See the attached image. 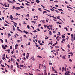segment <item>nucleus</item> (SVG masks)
Masks as SVG:
<instances>
[{
	"label": "nucleus",
	"mask_w": 75,
	"mask_h": 75,
	"mask_svg": "<svg viewBox=\"0 0 75 75\" xmlns=\"http://www.w3.org/2000/svg\"><path fill=\"white\" fill-rule=\"evenodd\" d=\"M18 45L17 44L15 46V49H17V48H18Z\"/></svg>",
	"instance_id": "obj_1"
},
{
	"label": "nucleus",
	"mask_w": 75,
	"mask_h": 75,
	"mask_svg": "<svg viewBox=\"0 0 75 75\" xmlns=\"http://www.w3.org/2000/svg\"><path fill=\"white\" fill-rule=\"evenodd\" d=\"M15 9H16V10H18V9H21V8L20 7H16L15 8Z\"/></svg>",
	"instance_id": "obj_2"
},
{
	"label": "nucleus",
	"mask_w": 75,
	"mask_h": 75,
	"mask_svg": "<svg viewBox=\"0 0 75 75\" xmlns=\"http://www.w3.org/2000/svg\"><path fill=\"white\" fill-rule=\"evenodd\" d=\"M65 57H66V55L63 56L62 57V58H63V59H66Z\"/></svg>",
	"instance_id": "obj_3"
},
{
	"label": "nucleus",
	"mask_w": 75,
	"mask_h": 75,
	"mask_svg": "<svg viewBox=\"0 0 75 75\" xmlns=\"http://www.w3.org/2000/svg\"><path fill=\"white\" fill-rule=\"evenodd\" d=\"M2 48L4 50H5L6 48V47L4 46V45H2Z\"/></svg>",
	"instance_id": "obj_4"
},
{
	"label": "nucleus",
	"mask_w": 75,
	"mask_h": 75,
	"mask_svg": "<svg viewBox=\"0 0 75 75\" xmlns=\"http://www.w3.org/2000/svg\"><path fill=\"white\" fill-rule=\"evenodd\" d=\"M13 16H12V15H11V16L9 18H10V19H13Z\"/></svg>",
	"instance_id": "obj_5"
},
{
	"label": "nucleus",
	"mask_w": 75,
	"mask_h": 75,
	"mask_svg": "<svg viewBox=\"0 0 75 75\" xmlns=\"http://www.w3.org/2000/svg\"><path fill=\"white\" fill-rule=\"evenodd\" d=\"M11 22L13 23H14V24H15L16 25H17V24L16 23L14 22L13 21H11Z\"/></svg>",
	"instance_id": "obj_6"
},
{
	"label": "nucleus",
	"mask_w": 75,
	"mask_h": 75,
	"mask_svg": "<svg viewBox=\"0 0 75 75\" xmlns=\"http://www.w3.org/2000/svg\"><path fill=\"white\" fill-rule=\"evenodd\" d=\"M35 1H36V3H40V1H39L38 0H37Z\"/></svg>",
	"instance_id": "obj_7"
},
{
	"label": "nucleus",
	"mask_w": 75,
	"mask_h": 75,
	"mask_svg": "<svg viewBox=\"0 0 75 75\" xmlns=\"http://www.w3.org/2000/svg\"><path fill=\"white\" fill-rule=\"evenodd\" d=\"M17 30H18V31H21V33H23V31H22L20 29H18Z\"/></svg>",
	"instance_id": "obj_8"
},
{
	"label": "nucleus",
	"mask_w": 75,
	"mask_h": 75,
	"mask_svg": "<svg viewBox=\"0 0 75 75\" xmlns=\"http://www.w3.org/2000/svg\"><path fill=\"white\" fill-rule=\"evenodd\" d=\"M25 4L26 5H27V6H30V5L29 4H28L27 3H26Z\"/></svg>",
	"instance_id": "obj_9"
},
{
	"label": "nucleus",
	"mask_w": 75,
	"mask_h": 75,
	"mask_svg": "<svg viewBox=\"0 0 75 75\" xmlns=\"http://www.w3.org/2000/svg\"><path fill=\"white\" fill-rule=\"evenodd\" d=\"M64 30H66L67 31H68V29H67V27H65L64 28Z\"/></svg>",
	"instance_id": "obj_10"
},
{
	"label": "nucleus",
	"mask_w": 75,
	"mask_h": 75,
	"mask_svg": "<svg viewBox=\"0 0 75 75\" xmlns=\"http://www.w3.org/2000/svg\"><path fill=\"white\" fill-rule=\"evenodd\" d=\"M37 57L38 58H42V57H41L40 56L38 55Z\"/></svg>",
	"instance_id": "obj_11"
},
{
	"label": "nucleus",
	"mask_w": 75,
	"mask_h": 75,
	"mask_svg": "<svg viewBox=\"0 0 75 75\" xmlns=\"http://www.w3.org/2000/svg\"><path fill=\"white\" fill-rule=\"evenodd\" d=\"M13 27V31H15V28H14V25H13L12 26Z\"/></svg>",
	"instance_id": "obj_12"
},
{
	"label": "nucleus",
	"mask_w": 75,
	"mask_h": 75,
	"mask_svg": "<svg viewBox=\"0 0 75 75\" xmlns=\"http://www.w3.org/2000/svg\"><path fill=\"white\" fill-rule=\"evenodd\" d=\"M47 13V11H44L43 12V14H44V13Z\"/></svg>",
	"instance_id": "obj_13"
},
{
	"label": "nucleus",
	"mask_w": 75,
	"mask_h": 75,
	"mask_svg": "<svg viewBox=\"0 0 75 75\" xmlns=\"http://www.w3.org/2000/svg\"><path fill=\"white\" fill-rule=\"evenodd\" d=\"M52 9H53V10H54V11H56L57 13H58V12H59L58 11H57V10H54V9H53V8H52Z\"/></svg>",
	"instance_id": "obj_14"
},
{
	"label": "nucleus",
	"mask_w": 75,
	"mask_h": 75,
	"mask_svg": "<svg viewBox=\"0 0 75 75\" xmlns=\"http://www.w3.org/2000/svg\"><path fill=\"white\" fill-rule=\"evenodd\" d=\"M49 34H50V35H52V33L51 32V31H49Z\"/></svg>",
	"instance_id": "obj_15"
},
{
	"label": "nucleus",
	"mask_w": 75,
	"mask_h": 75,
	"mask_svg": "<svg viewBox=\"0 0 75 75\" xmlns=\"http://www.w3.org/2000/svg\"><path fill=\"white\" fill-rule=\"evenodd\" d=\"M38 10H39L40 11H42V10H41V8H38Z\"/></svg>",
	"instance_id": "obj_16"
},
{
	"label": "nucleus",
	"mask_w": 75,
	"mask_h": 75,
	"mask_svg": "<svg viewBox=\"0 0 75 75\" xmlns=\"http://www.w3.org/2000/svg\"><path fill=\"white\" fill-rule=\"evenodd\" d=\"M8 38H9L10 36H11V35L10 33L8 34Z\"/></svg>",
	"instance_id": "obj_17"
},
{
	"label": "nucleus",
	"mask_w": 75,
	"mask_h": 75,
	"mask_svg": "<svg viewBox=\"0 0 75 75\" xmlns=\"http://www.w3.org/2000/svg\"><path fill=\"white\" fill-rule=\"evenodd\" d=\"M25 2H26V3H29L30 4V3L27 0H25Z\"/></svg>",
	"instance_id": "obj_18"
},
{
	"label": "nucleus",
	"mask_w": 75,
	"mask_h": 75,
	"mask_svg": "<svg viewBox=\"0 0 75 75\" xmlns=\"http://www.w3.org/2000/svg\"><path fill=\"white\" fill-rule=\"evenodd\" d=\"M0 41H1L2 43H3V40H2V39H0Z\"/></svg>",
	"instance_id": "obj_19"
},
{
	"label": "nucleus",
	"mask_w": 75,
	"mask_h": 75,
	"mask_svg": "<svg viewBox=\"0 0 75 75\" xmlns=\"http://www.w3.org/2000/svg\"><path fill=\"white\" fill-rule=\"evenodd\" d=\"M13 66L12 65H11V69H12V68H13Z\"/></svg>",
	"instance_id": "obj_20"
},
{
	"label": "nucleus",
	"mask_w": 75,
	"mask_h": 75,
	"mask_svg": "<svg viewBox=\"0 0 75 75\" xmlns=\"http://www.w3.org/2000/svg\"><path fill=\"white\" fill-rule=\"evenodd\" d=\"M7 1L9 2V3H11V1H10L9 0H7Z\"/></svg>",
	"instance_id": "obj_21"
},
{
	"label": "nucleus",
	"mask_w": 75,
	"mask_h": 75,
	"mask_svg": "<svg viewBox=\"0 0 75 75\" xmlns=\"http://www.w3.org/2000/svg\"><path fill=\"white\" fill-rule=\"evenodd\" d=\"M5 71L6 72H8V71L6 69V68L5 69Z\"/></svg>",
	"instance_id": "obj_22"
},
{
	"label": "nucleus",
	"mask_w": 75,
	"mask_h": 75,
	"mask_svg": "<svg viewBox=\"0 0 75 75\" xmlns=\"http://www.w3.org/2000/svg\"><path fill=\"white\" fill-rule=\"evenodd\" d=\"M27 27L28 29H30V26H29V25H27Z\"/></svg>",
	"instance_id": "obj_23"
},
{
	"label": "nucleus",
	"mask_w": 75,
	"mask_h": 75,
	"mask_svg": "<svg viewBox=\"0 0 75 75\" xmlns=\"http://www.w3.org/2000/svg\"><path fill=\"white\" fill-rule=\"evenodd\" d=\"M1 67H4V68L5 67V66H4V65H3L2 64H1Z\"/></svg>",
	"instance_id": "obj_24"
},
{
	"label": "nucleus",
	"mask_w": 75,
	"mask_h": 75,
	"mask_svg": "<svg viewBox=\"0 0 75 75\" xmlns=\"http://www.w3.org/2000/svg\"><path fill=\"white\" fill-rule=\"evenodd\" d=\"M46 37H47V38H46ZM48 37H47V36H46L45 37V40H47V39H48Z\"/></svg>",
	"instance_id": "obj_25"
},
{
	"label": "nucleus",
	"mask_w": 75,
	"mask_h": 75,
	"mask_svg": "<svg viewBox=\"0 0 75 75\" xmlns=\"http://www.w3.org/2000/svg\"><path fill=\"white\" fill-rule=\"evenodd\" d=\"M62 38H65V36L64 35H62Z\"/></svg>",
	"instance_id": "obj_26"
},
{
	"label": "nucleus",
	"mask_w": 75,
	"mask_h": 75,
	"mask_svg": "<svg viewBox=\"0 0 75 75\" xmlns=\"http://www.w3.org/2000/svg\"><path fill=\"white\" fill-rule=\"evenodd\" d=\"M28 57H29V56L27 55L26 57V58L27 59H28Z\"/></svg>",
	"instance_id": "obj_27"
},
{
	"label": "nucleus",
	"mask_w": 75,
	"mask_h": 75,
	"mask_svg": "<svg viewBox=\"0 0 75 75\" xmlns=\"http://www.w3.org/2000/svg\"><path fill=\"white\" fill-rule=\"evenodd\" d=\"M44 27H45V28H47V25H44Z\"/></svg>",
	"instance_id": "obj_28"
},
{
	"label": "nucleus",
	"mask_w": 75,
	"mask_h": 75,
	"mask_svg": "<svg viewBox=\"0 0 75 75\" xmlns=\"http://www.w3.org/2000/svg\"><path fill=\"white\" fill-rule=\"evenodd\" d=\"M67 47H68L69 49V48H70V46L69 45V44H68L67 45Z\"/></svg>",
	"instance_id": "obj_29"
},
{
	"label": "nucleus",
	"mask_w": 75,
	"mask_h": 75,
	"mask_svg": "<svg viewBox=\"0 0 75 75\" xmlns=\"http://www.w3.org/2000/svg\"><path fill=\"white\" fill-rule=\"evenodd\" d=\"M41 21H42V23H45V22H44L45 21H44V20Z\"/></svg>",
	"instance_id": "obj_30"
},
{
	"label": "nucleus",
	"mask_w": 75,
	"mask_h": 75,
	"mask_svg": "<svg viewBox=\"0 0 75 75\" xmlns=\"http://www.w3.org/2000/svg\"><path fill=\"white\" fill-rule=\"evenodd\" d=\"M4 26H8H8H9V25H7V24H6L4 25Z\"/></svg>",
	"instance_id": "obj_31"
},
{
	"label": "nucleus",
	"mask_w": 75,
	"mask_h": 75,
	"mask_svg": "<svg viewBox=\"0 0 75 75\" xmlns=\"http://www.w3.org/2000/svg\"><path fill=\"white\" fill-rule=\"evenodd\" d=\"M58 10H59V11H63V10L62 9H59Z\"/></svg>",
	"instance_id": "obj_32"
},
{
	"label": "nucleus",
	"mask_w": 75,
	"mask_h": 75,
	"mask_svg": "<svg viewBox=\"0 0 75 75\" xmlns=\"http://www.w3.org/2000/svg\"><path fill=\"white\" fill-rule=\"evenodd\" d=\"M12 48H13V47H12V46H10V49L11 50V49H12Z\"/></svg>",
	"instance_id": "obj_33"
},
{
	"label": "nucleus",
	"mask_w": 75,
	"mask_h": 75,
	"mask_svg": "<svg viewBox=\"0 0 75 75\" xmlns=\"http://www.w3.org/2000/svg\"><path fill=\"white\" fill-rule=\"evenodd\" d=\"M23 66H24V65H21V64L20 65L21 67H23Z\"/></svg>",
	"instance_id": "obj_34"
},
{
	"label": "nucleus",
	"mask_w": 75,
	"mask_h": 75,
	"mask_svg": "<svg viewBox=\"0 0 75 75\" xmlns=\"http://www.w3.org/2000/svg\"><path fill=\"white\" fill-rule=\"evenodd\" d=\"M2 59L3 60H4V59H5V57L3 56Z\"/></svg>",
	"instance_id": "obj_35"
},
{
	"label": "nucleus",
	"mask_w": 75,
	"mask_h": 75,
	"mask_svg": "<svg viewBox=\"0 0 75 75\" xmlns=\"http://www.w3.org/2000/svg\"><path fill=\"white\" fill-rule=\"evenodd\" d=\"M65 39L64 38H63L62 41H65Z\"/></svg>",
	"instance_id": "obj_36"
},
{
	"label": "nucleus",
	"mask_w": 75,
	"mask_h": 75,
	"mask_svg": "<svg viewBox=\"0 0 75 75\" xmlns=\"http://www.w3.org/2000/svg\"><path fill=\"white\" fill-rule=\"evenodd\" d=\"M41 6H42V7H43V8H45V6H42V5H41Z\"/></svg>",
	"instance_id": "obj_37"
},
{
	"label": "nucleus",
	"mask_w": 75,
	"mask_h": 75,
	"mask_svg": "<svg viewBox=\"0 0 75 75\" xmlns=\"http://www.w3.org/2000/svg\"><path fill=\"white\" fill-rule=\"evenodd\" d=\"M59 16H58L57 17V19H59Z\"/></svg>",
	"instance_id": "obj_38"
},
{
	"label": "nucleus",
	"mask_w": 75,
	"mask_h": 75,
	"mask_svg": "<svg viewBox=\"0 0 75 75\" xmlns=\"http://www.w3.org/2000/svg\"><path fill=\"white\" fill-rule=\"evenodd\" d=\"M69 61L70 62H72V60L71 59H69Z\"/></svg>",
	"instance_id": "obj_39"
},
{
	"label": "nucleus",
	"mask_w": 75,
	"mask_h": 75,
	"mask_svg": "<svg viewBox=\"0 0 75 75\" xmlns=\"http://www.w3.org/2000/svg\"><path fill=\"white\" fill-rule=\"evenodd\" d=\"M57 44H58V42L57 41H56V43H54V45H57Z\"/></svg>",
	"instance_id": "obj_40"
},
{
	"label": "nucleus",
	"mask_w": 75,
	"mask_h": 75,
	"mask_svg": "<svg viewBox=\"0 0 75 75\" xmlns=\"http://www.w3.org/2000/svg\"><path fill=\"white\" fill-rule=\"evenodd\" d=\"M33 32H34V33H37V31L36 30H34Z\"/></svg>",
	"instance_id": "obj_41"
},
{
	"label": "nucleus",
	"mask_w": 75,
	"mask_h": 75,
	"mask_svg": "<svg viewBox=\"0 0 75 75\" xmlns=\"http://www.w3.org/2000/svg\"><path fill=\"white\" fill-rule=\"evenodd\" d=\"M52 71H54V68L53 67H52Z\"/></svg>",
	"instance_id": "obj_42"
},
{
	"label": "nucleus",
	"mask_w": 75,
	"mask_h": 75,
	"mask_svg": "<svg viewBox=\"0 0 75 75\" xmlns=\"http://www.w3.org/2000/svg\"><path fill=\"white\" fill-rule=\"evenodd\" d=\"M49 26H50V27L52 28V25H49Z\"/></svg>",
	"instance_id": "obj_43"
},
{
	"label": "nucleus",
	"mask_w": 75,
	"mask_h": 75,
	"mask_svg": "<svg viewBox=\"0 0 75 75\" xmlns=\"http://www.w3.org/2000/svg\"><path fill=\"white\" fill-rule=\"evenodd\" d=\"M50 10H51V11H54V10H53V9H52L50 8Z\"/></svg>",
	"instance_id": "obj_44"
},
{
	"label": "nucleus",
	"mask_w": 75,
	"mask_h": 75,
	"mask_svg": "<svg viewBox=\"0 0 75 75\" xmlns=\"http://www.w3.org/2000/svg\"><path fill=\"white\" fill-rule=\"evenodd\" d=\"M15 8V6H13V8H12V9H14V8Z\"/></svg>",
	"instance_id": "obj_45"
},
{
	"label": "nucleus",
	"mask_w": 75,
	"mask_h": 75,
	"mask_svg": "<svg viewBox=\"0 0 75 75\" xmlns=\"http://www.w3.org/2000/svg\"><path fill=\"white\" fill-rule=\"evenodd\" d=\"M24 37H25V38H27V36H26V35H23Z\"/></svg>",
	"instance_id": "obj_46"
},
{
	"label": "nucleus",
	"mask_w": 75,
	"mask_h": 75,
	"mask_svg": "<svg viewBox=\"0 0 75 75\" xmlns=\"http://www.w3.org/2000/svg\"><path fill=\"white\" fill-rule=\"evenodd\" d=\"M16 65H18V64H19L18 63H17V62H16Z\"/></svg>",
	"instance_id": "obj_47"
},
{
	"label": "nucleus",
	"mask_w": 75,
	"mask_h": 75,
	"mask_svg": "<svg viewBox=\"0 0 75 75\" xmlns=\"http://www.w3.org/2000/svg\"><path fill=\"white\" fill-rule=\"evenodd\" d=\"M45 72L44 73V74H46V70H44Z\"/></svg>",
	"instance_id": "obj_48"
},
{
	"label": "nucleus",
	"mask_w": 75,
	"mask_h": 75,
	"mask_svg": "<svg viewBox=\"0 0 75 75\" xmlns=\"http://www.w3.org/2000/svg\"><path fill=\"white\" fill-rule=\"evenodd\" d=\"M54 71H55L54 73H56V74H57V71H56V70H54Z\"/></svg>",
	"instance_id": "obj_49"
},
{
	"label": "nucleus",
	"mask_w": 75,
	"mask_h": 75,
	"mask_svg": "<svg viewBox=\"0 0 75 75\" xmlns=\"http://www.w3.org/2000/svg\"><path fill=\"white\" fill-rule=\"evenodd\" d=\"M11 61V59H9V60L8 61V62H10V61Z\"/></svg>",
	"instance_id": "obj_50"
},
{
	"label": "nucleus",
	"mask_w": 75,
	"mask_h": 75,
	"mask_svg": "<svg viewBox=\"0 0 75 75\" xmlns=\"http://www.w3.org/2000/svg\"><path fill=\"white\" fill-rule=\"evenodd\" d=\"M29 75H33V74H31V73H30L29 74Z\"/></svg>",
	"instance_id": "obj_51"
},
{
	"label": "nucleus",
	"mask_w": 75,
	"mask_h": 75,
	"mask_svg": "<svg viewBox=\"0 0 75 75\" xmlns=\"http://www.w3.org/2000/svg\"><path fill=\"white\" fill-rule=\"evenodd\" d=\"M20 7L21 8H24V7L22 6H21Z\"/></svg>",
	"instance_id": "obj_52"
},
{
	"label": "nucleus",
	"mask_w": 75,
	"mask_h": 75,
	"mask_svg": "<svg viewBox=\"0 0 75 75\" xmlns=\"http://www.w3.org/2000/svg\"><path fill=\"white\" fill-rule=\"evenodd\" d=\"M38 75H42V74H40V73H39V74H38Z\"/></svg>",
	"instance_id": "obj_53"
},
{
	"label": "nucleus",
	"mask_w": 75,
	"mask_h": 75,
	"mask_svg": "<svg viewBox=\"0 0 75 75\" xmlns=\"http://www.w3.org/2000/svg\"><path fill=\"white\" fill-rule=\"evenodd\" d=\"M39 44L41 45H43V44L42 43H39Z\"/></svg>",
	"instance_id": "obj_54"
},
{
	"label": "nucleus",
	"mask_w": 75,
	"mask_h": 75,
	"mask_svg": "<svg viewBox=\"0 0 75 75\" xmlns=\"http://www.w3.org/2000/svg\"><path fill=\"white\" fill-rule=\"evenodd\" d=\"M49 65H52V63H49Z\"/></svg>",
	"instance_id": "obj_55"
},
{
	"label": "nucleus",
	"mask_w": 75,
	"mask_h": 75,
	"mask_svg": "<svg viewBox=\"0 0 75 75\" xmlns=\"http://www.w3.org/2000/svg\"><path fill=\"white\" fill-rule=\"evenodd\" d=\"M34 10H35V9H34V8H33L32 9V11H34Z\"/></svg>",
	"instance_id": "obj_56"
},
{
	"label": "nucleus",
	"mask_w": 75,
	"mask_h": 75,
	"mask_svg": "<svg viewBox=\"0 0 75 75\" xmlns=\"http://www.w3.org/2000/svg\"><path fill=\"white\" fill-rule=\"evenodd\" d=\"M17 41L18 42H20V40H18Z\"/></svg>",
	"instance_id": "obj_57"
},
{
	"label": "nucleus",
	"mask_w": 75,
	"mask_h": 75,
	"mask_svg": "<svg viewBox=\"0 0 75 75\" xmlns=\"http://www.w3.org/2000/svg\"><path fill=\"white\" fill-rule=\"evenodd\" d=\"M21 47L22 48H23V47H24V45H21Z\"/></svg>",
	"instance_id": "obj_58"
},
{
	"label": "nucleus",
	"mask_w": 75,
	"mask_h": 75,
	"mask_svg": "<svg viewBox=\"0 0 75 75\" xmlns=\"http://www.w3.org/2000/svg\"><path fill=\"white\" fill-rule=\"evenodd\" d=\"M49 44H51V45H52V43L51 42H49Z\"/></svg>",
	"instance_id": "obj_59"
},
{
	"label": "nucleus",
	"mask_w": 75,
	"mask_h": 75,
	"mask_svg": "<svg viewBox=\"0 0 75 75\" xmlns=\"http://www.w3.org/2000/svg\"><path fill=\"white\" fill-rule=\"evenodd\" d=\"M18 68H19L20 67V65H18L17 66Z\"/></svg>",
	"instance_id": "obj_60"
},
{
	"label": "nucleus",
	"mask_w": 75,
	"mask_h": 75,
	"mask_svg": "<svg viewBox=\"0 0 75 75\" xmlns=\"http://www.w3.org/2000/svg\"><path fill=\"white\" fill-rule=\"evenodd\" d=\"M5 47H7L8 46H7V45H5Z\"/></svg>",
	"instance_id": "obj_61"
},
{
	"label": "nucleus",
	"mask_w": 75,
	"mask_h": 75,
	"mask_svg": "<svg viewBox=\"0 0 75 75\" xmlns=\"http://www.w3.org/2000/svg\"><path fill=\"white\" fill-rule=\"evenodd\" d=\"M58 37H59V36H57V37L56 38V40H57V39L58 38Z\"/></svg>",
	"instance_id": "obj_62"
},
{
	"label": "nucleus",
	"mask_w": 75,
	"mask_h": 75,
	"mask_svg": "<svg viewBox=\"0 0 75 75\" xmlns=\"http://www.w3.org/2000/svg\"><path fill=\"white\" fill-rule=\"evenodd\" d=\"M25 34H27V33H28V32H27V31H25Z\"/></svg>",
	"instance_id": "obj_63"
},
{
	"label": "nucleus",
	"mask_w": 75,
	"mask_h": 75,
	"mask_svg": "<svg viewBox=\"0 0 75 75\" xmlns=\"http://www.w3.org/2000/svg\"><path fill=\"white\" fill-rule=\"evenodd\" d=\"M36 38V37H35V36H34L33 37V39H34V40L35 39V38Z\"/></svg>",
	"instance_id": "obj_64"
}]
</instances>
